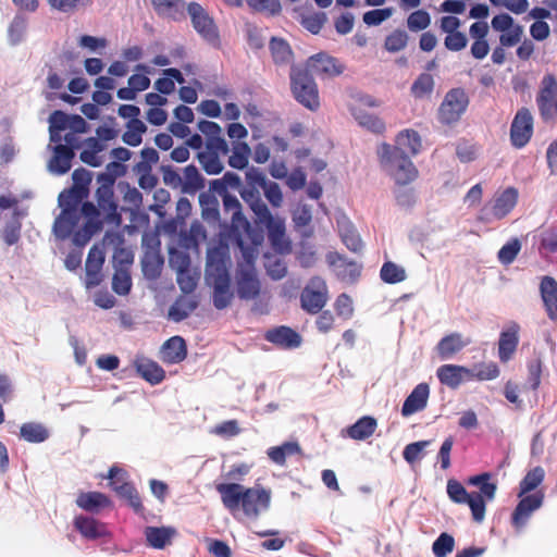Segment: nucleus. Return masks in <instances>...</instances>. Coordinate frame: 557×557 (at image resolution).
Here are the masks:
<instances>
[{"instance_id": "58", "label": "nucleus", "mask_w": 557, "mask_h": 557, "mask_svg": "<svg viewBox=\"0 0 557 557\" xmlns=\"http://www.w3.org/2000/svg\"><path fill=\"white\" fill-rule=\"evenodd\" d=\"M199 275L193 272L190 268L176 273V282L184 294H190L197 287Z\"/></svg>"}, {"instance_id": "57", "label": "nucleus", "mask_w": 557, "mask_h": 557, "mask_svg": "<svg viewBox=\"0 0 557 557\" xmlns=\"http://www.w3.org/2000/svg\"><path fill=\"white\" fill-rule=\"evenodd\" d=\"M521 250V243L518 238L507 242L498 251L497 258L503 265L511 264Z\"/></svg>"}, {"instance_id": "2", "label": "nucleus", "mask_w": 557, "mask_h": 557, "mask_svg": "<svg viewBox=\"0 0 557 557\" xmlns=\"http://www.w3.org/2000/svg\"><path fill=\"white\" fill-rule=\"evenodd\" d=\"M230 265L231 258L223 248L208 249L205 280L206 284L213 289L212 302L218 310L227 308L234 298Z\"/></svg>"}, {"instance_id": "44", "label": "nucleus", "mask_w": 557, "mask_h": 557, "mask_svg": "<svg viewBox=\"0 0 557 557\" xmlns=\"http://www.w3.org/2000/svg\"><path fill=\"white\" fill-rule=\"evenodd\" d=\"M220 156L222 154L218 152L199 151L197 159L207 174L218 175L224 170V164Z\"/></svg>"}, {"instance_id": "1", "label": "nucleus", "mask_w": 557, "mask_h": 557, "mask_svg": "<svg viewBox=\"0 0 557 557\" xmlns=\"http://www.w3.org/2000/svg\"><path fill=\"white\" fill-rule=\"evenodd\" d=\"M215 488L231 512L242 509L247 518L257 519L270 508L271 490L261 485L245 487L238 483H220Z\"/></svg>"}, {"instance_id": "3", "label": "nucleus", "mask_w": 557, "mask_h": 557, "mask_svg": "<svg viewBox=\"0 0 557 557\" xmlns=\"http://www.w3.org/2000/svg\"><path fill=\"white\" fill-rule=\"evenodd\" d=\"M377 156L383 170L397 185H407L416 180L418 170L408 156H404L398 150H393L388 144L379 146Z\"/></svg>"}, {"instance_id": "39", "label": "nucleus", "mask_w": 557, "mask_h": 557, "mask_svg": "<svg viewBox=\"0 0 557 557\" xmlns=\"http://www.w3.org/2000/svg\"><path fill=\"white\" fill-rule=\"evenodd\" d=\"M198 306V302L190 297H180L169 309V318L174 322L186 319Z\"/></svg>"}, {"instance_id": "48", "label": "nucleus", "mask_w": 557, "mask_h": 557, "mask_svg": "<svg viewBox=\"0 0 557 557\" xmlns=\"http://www.w3.org/2000/svg\"><path fill=\"white\" fill-rule=\"evenodd\" d=\"M27 18L24 15L17 14L13 17L8 27V40L11 46L21 44L26 34Z\"/></svg>"}, {"instance_id": "49", "label": "nucleus", "mask_w": 557, "mask_h": 557, "mask_svg": "<svg viewBox=\"0 0 557 557\" xmlns=\"http://www.w3.org/2000/svg\"><path fill=\"white\" fill-rule=\"evenodd\" d=\"M154 9L162 15L177 18L183 14L185 2L183 0H151Z\"/></svg>"}, {"instance_id": "50", "label": "nucleus", "mask_w": 557, "mask_h": 557, "mask_svg": "<svg viewBox=\"0 0 557 557\" xmlns=\"http://www.w3.org/2000/svg\"><path fill=\"white\" fill-rule=\"evenodd\" d=\"M545 471L537 466L531 469L520 482L519 497L535 490L544 480Z\"/></svg>"}, {"instance_id": "64", "label": "nucleus", "mask_w": 557, "mask_h": 557, "mask_svg": "<svg viewBox=\"0 0 557 557\" xmlns=\"http://www.w3.org/2000/svg\"><path fill=\"white\" fill-rule=\"evenodd\" d=\"M455 541L448 533H442L433 543L432 550L436 557H445L454 549Z\"/></svg>"}, {"instance_id": "11", "label": "nucleus", "mask_w": 557, "mask_h": 557, "mask_svg": "<svg viewBox=\"0 0 557 557\" xmlns=\"http://www.w3.org/2000/svg\"><path fill=\"white\" fill-rule=\"evenodd\" d=\"M533 133V116L529 109L521 108L513 117L510 127V139L516 148L524 147Z\"/></svg>"}, {"instance_id": "54", "label": "nucleus", "mask_w": 557, "mask_h": 557, "mask_svg": "<svg viewBox=\"0 0 557 557\" xmlns=\"http://www.w3.org/2000/svg\"><path fill=\"white\" fill-rule=\"evenodd\" d=\"M434 89V78L429 73H422L413 82L411 86V94L414 98H424L432 94Z\"/></svg>"}, {"instance_id": "4", "label": "nucleus", "mask_w": 557, "mask_h": 557, "mask_svg": "<svg viewBox=\"0 0 557 557\" xmlns=\"http://www.w3.org/2000/svg\"><path fill=\"white\" fill-rule=\"evenodd\" d=\"M245 202L255 214V222L267 228L272 246L281 248L285 242L284 220L280 216H274L263 199L259 198L256 194L246 193Z\"/></svg>"}, {"instance_id": "35", "label": "nucleus", "mask_w": 557, "mask_h": 557, "mask_svg": "<svg viewBox=\"0 0 557 557\" xmlns=\"http://www.w3.org/2000/svg\"><path fill=\"white\" fill-rule=\"evenodd\" d=\"M376 425L377 423L374 418L366 416L346 429V434L352 440L364 441L374 433Z\"/></svg>"}, {"instance_id": "6", "label": "nucleus", "mask_w": 557, "mask_h": 557, "mask_svg": "<svg viewBox=\"0 0 557 557\" xmlns=\"http://www.w3.org/2000/svg\"><path fill=\"white\" fill-rule=\"evenodd\" d=\"M236 293L242 300L256 299L261 290V284L256 268L250 259L237 264L235 272Z\"/></svg>"}, {"instance_id": "28", "label": "nucleus", "mask_w": 557, "mask_h": 557, "mask_svg": "<svg viewBox=\"0 0 557 557\" xmlns=\"http://www.w3.org/2000/svg\"><path fill=\"white\" fill-rule=\"evenodd\" d=\"M421 139L419 134L412 129H405L396 137V145L392 146L393 150H398L404 156H414L420 151Z\"/></svg>"}, {"instance_id": "42", "label": "nucleus", "mask_w": 557, "mask_h": 557, "mask_svg": "<svg viewBox=\"0 0 557 557\" xmlns=\"http://www.w3.org/2000/svg\"><path fill=\"white\" fill-rule=\"evenodd\" d=\"M69 114L54 111L49 116L50 141H62V133L69 131Z\"/></svg>"}, {"instance_id": "30", "label": "nucleus", "mask_w": 557, "mask_h": 557, "mask_svg": "<svg viewBox=\"0 0 557 557\" xmlns=\"http://www.w3.org/2000/svg\"><path fill=\"white\" fill-rule=\"evenodd\" d=\"M337 227L345 246L354 252L360 251L362 248L361 238L351 222L345 215L337 219Z\"/></svg>"}, {"instance_id": "46", "label": "nucleus", "mask_w": 557, "mask_h": 557, "mask_svg": "<svg viewBox=\"0 0 557 557\" xmlns=\"http://www.w3.org/2000/svg\"><path fill=\"white\" fill-rule=\"evenodd\" d=\"M88 194L84 191L83 188L72 187L69 190H64L59 195V206L62 210H77L84 198L87 197Z\"/></svg>"}, {"instance_id": "40", "label": "nucleus", "mask_w": 557, "mask_h": 557, "mask_svg": "<svg viewBox=\"0 0 557 557\" xmlns=\"http://www.w3.org/2000/svg\"><path fill=\"white\" fill-rule=\"evenodd\" d=\"M162 263L159 252L154 248H149L141 259L144 275L150 280L157 278L160 275Z\"/></svg>"}, {"instance_id": "63", "label": "nucleus", "mask_w": 557, "mask_h": 557, "mask_svg": "<svg viewBox=\"0 0 557 557\" xmlns=\"http://www.w3.org/2000/svg\"><path fill=\"white\" fill-rule=\"evenodd\" d=\"M408 35L405 30H394L385 39V49L389 52H398L407 46Z\"/></svg>"}, {"instance_id": "36", "label": "nucleus", "mask_w": 557, "mask_h": 557, "mask_svg": "<svg viewBox=\"0 0 557 557\" xmlns=\"http://www.w3.org/2000/svg\"><path fill=\"white\" fill-rule=\"evenodd\" d=\"M245 176L247 185L239 191L243 200L245 201L246 193L256 194L262 198L259 188L261 189L269 182L264 173L258 168H249Z\"/></svg>"}, {"instance_id": "41", "label": "nucleus", "mask_w": 557, "mask_h": 557, "mask_svg": "<svg viewBox=\"0 0 557 557\" xmlns=\"http://www.w3.org/2000/svg\"><path fill=\"white\" fill-rule=\"evenodd\" d=\"M20 435L23 440L29 443H42L49 437L48 429L37 422H27L22 424Z\"/></svg>"}, {"instance_id": "16", "label": "nucleus", "mask_w": 557, "mask_h": 557, "mask_svg": "<svg viewBox=\"0 0 557 557\" xmlns=\"http://www.w3.org/2000/svg\"><path fill=\"white\" fill-rule=\"evenodd\" d=\"M519 332L520 325L515 321L507 323L500 332L498 357L502 362H507L512 358L519 344Z\"/></svg>"}, {"instance_id": "17", "label": "nucleus", "mask_w": 557, "mask_h": 557, "mask_svg": "<svg viewBox=\"0 0 557 557\" xmlns=\"http://www.w3.org/2000/svg\"><path fill=\"white\" fill-rule=\"evenodd\" d=\"M124 471L116 467H112L109 470L108 479L111 480V485L113 490L123 498H126L129 502V505L135 509V511L141 510V502L140 497L136 491V488L129 484L120 481L123 480Z\"/></svg>"}, {"instance_id": "27", "label": "nucleus", "mask_w": 557, "mask_h": 557, "mask_svg": "<svg viewBox=\"0 0 557 557\" xmlns=\"http://www.w3.org/2000/svg\"><path fill=\"white\" fill-rule=\"evenodd\" d=\"M79 221L77 210H62L53 224V234L59 239L67 238Z\"/></svg>"}, {"instance_id": "25", "label": "nucleus", "mask_w": 557, "mask_h": 557, "mask_svg": "<svg viewBox=\"0 0 557 557\" xmlns=\"http://www.w3.org/2000/svg\"><path fill=\"white\" fill-rule=\"evenodd\" d=\"M265 338L268 342L284 348H296L301 344L300 335L287 326L268 331Z\"/></svg>"}, {"instance_id": "9", "label": "nucleus", "mask_w": 557, "mask_h": 557, "mask_svg": "<svg viewBox=\"0 0 557 557\" xmlns=\"http://www.w3.org/2000/svg\"><path fill=\"white\" fill-rule=\"evenodd\" d=\"M327 287L320 276L312 277L300 295L301 308L308 313H318L326 305Z\"/></svg>"}, {"instance_id": "56", "label": "nucleus", "mask_w": 557, "mask_h": 557, "mask_svg": "<svg viewBox=\"0 0 557 557\" xmlns=\"http://www.w3.org/2000/svg\"><path fill=\"white\" fill-rule=\"evenodd\" d=\"M132 287V278L127 269L120 267L115 269L112 278V288L119 295H127Z\"/></svg>"}, {"instance_id": "26", "label": "nucleus", "mask_w": 557, "mask_h": 557, "mask_svg": "<svg viewBox=\"0 0 557 557\" xmlns=\"http://www.w3.org/2000/svg\"><path fill=\"white\" fill-rule=\"evenodd\" d=\"M75 529L86 539L96 540L108 534L103 523L87 516L79 515L74 519Z\"/></svg>"}, {"instance_id": "21", "label": "nucleus", "mask_w": 557, "mask_h": 557, "mask_svg": "<svg viewBox=\"0 0 557 557\" xmlns=\"http://www.w3.org/2000/svg\"><path fill=\"white\" fill-rule=\"evenodd\" d=\"M430 395V388L426 383L418 384L409 396L405 399L401 407V414L409 417L426 407Z\"/></svg>"}, {"instance_id": "29", "label": "nucleus", "mask_w": 557, "mask_h": 557, "mask_svg": "<svg viewBox=\"0 0 557 557\" xmlns=\"http://www.w3.org/2000/svg\"><path fill=\"white\" fill-rule=\"evenodd\" d=\"M161 354L163 361L168 363L183 361L187 355L185 341L181 336L171 337L162 345Z\"/></svg>"}, {"instance_id": "31", "label": "nucleus", "mask_w": 557, "mask_h": 557, "mask_svg": "<svg viewBox=\"0 0 557 557\" xmlns=\"http://www.w3.org/2000/svg\"><path fill=\"white\" fill-rule=\"evenodd\" d=\"M135 368L139 375L151 384H159L164 379V370L148 358H136Z\"/></svg>"}, {"instance_id": "12", "label": "nucleus", "mask_w": 557, "mask_h": 557, "mask_svg": "<svg viewBox=\"0 0 557 557\" xmlns=\"http://www.w3.org/2000/svg\"><path fill=\"white\" fill-rule=\"evenodd\" d=\"M48 149L52 152V157L48 161V171L55 175L67 173L75 157L73 149L62 146V141H50Z\"/></svg>"}, {"instance_id": "18", "label": "nucleus", "mask_w": 557, "mask_h": 557, "mask_svg": "<svg viewBox=\"0 0 557 557\" xmlns=\"http://www.w3.org/2000/svg\"><path fill=\"white\" fill-rule=\"evenodd\" d=\"M491 474L488 472H484L478 475L470 476L467 481L469 485L476 486L479 488L478 492H472V496H478L482 507V522L485 519L486 507L485 504L487 502H492L495 498L497 485L494 482H491Z\"/></svg>"}, {"instance_id": "51", "label": "nucleus", "mask_w": 557, "mask_h": 557, "mask_svg": "<svg viewBox=\"0 0 557 557\" xmlns=\"http://www.w3.org/2000/svg\"><path fill=\"white\" fill-rule=\"evenodd\" d=\"M299 446L297 443L286 442L281 446L271 447L268 449L269 458L276 465H284L286 457L298 453Z\"/></svg>"}, {"instance_id": "14", "label": "nucleus", "mask_w": 557, "mask_h": 557, "mask_svg": "<svg viewBox=\"0 0 557 557\" xmlns=\"http://www.w3.org/2000/svg\"><path fill=\"white\" fill-rule=\"evenodd\" d=\"M188 14L196 32L208 41H214L218 38L216 28L213 20L208 15L203 8L195 2L187 7Z\"/></svg>"}, {"instance_id": "22", "label": "nucleus", "mask_w": 557, "mask_h": 557, "mask_svg": "<svg viewBox=\"0 0 557 557\" xmlns=\"http://www.w3.org/2000/svg\"><path fill=\"white\" fill-rule=\"evenodd\" d=\"M518 190L513 187H508L494 197L491 208V215L494 219L505 218L517 205Z\"/></svg>"}, {"instance_id": "15", "label": "nucleus", "mask_w": 557, "mask_h": 557, "mask_svg": "<svg viewBox=\"0 0 557 557\" xmlns=\"http://www.w3.org/2000/svg\"><path fill=\"white\" fill-rule=\"evenodd\" d=\"M436 375L440 382L450 388H457L465 381L474 380V371L457 364H443L437 371Z\"/></svg>"}, {"instance_id": "55", "label": "nucleus", "mask_w": 557, "mask_h": 557, "mask_svg": "<svg viewBox=\"0 0 557 557\" xmlns=\"http://www.w3.org/2000/svg\"><path fill=\"white\" fill-rule=\"evenodd\" d=\"M199 203L202 211V218L207 221L215 222L219 219V202L218 199L210 194H201L199 196Z\"/></svg>"}, {"instance_id": "52", "label": "nucleus", "mask_w": 557, "mask_h": 557, "mask_svg": "<svg viewBox=\"0 0 557 557\" xmlns=\"http://www.w3.org/2000/svg\"><path fill=\"white\" fill-rule=\"evenodd\" d=\"M380 275L388 284H396L406 280L405 269L392 261H387L382 265Z\"/></svg>"}, {"instance_id": "8", "label": "nucleus", "mask_w": 557, "mask_h": 557, "mask_svg": "<svg viewBox=\"0 0 557 557\" xmlns=\"http://www.w3.org/2000/svg\"><path fill=\"white\" fill-rule=\"evenodd\" d=\"M536 104L543 120L557 116V78L553 74H546L542 78Z\"/></svg>"}, {"instance_id": "43", "label": "nucleus", "mask_w": 557, "mask_h": 557, "mask_svg": "<svg viewBox=\"0 0 557 557\" xmlns=\"http://www.w3.org/2000/svg\"><path fill=\"white\" fill-rule=\"evenodd\" d=\"M251 149L244 141H236L232 147V154L228 158V164L233 169L243 170L247 168Z\"/></svg>"}, {"instance_id": "59", "label": "nucleus", "mask_w": 557, "mask_h": 557, "mask_svg": "<svg viewBox=\"0 0 557 557\" xmlns=\"http://www.w3.org/2000/svg\"><path fill=\"white\" fill-rule=\"evenodd\" d=\"M169 264L177 273L190 268V257L188 252L176 248L169 250Z\"/></svg>"}, {"instance_id": "33", "label": "nucleus", "mask_w": 557, "mask_h": 557, "mask_svg": "<svg viewBox=\"0 0 557 557\" xmlns=\"http://www.w3.org/2000/svg\"><path fill=\"white\" fill-rule=\"evenodd\" d=\"M112 185L113 181L109 180L108 182L101 184L96 190L98 207L108 216L114 215L117 209L113 199L114 195Z\"/></svg>"}, {"instance_id": "32", "label": "nucleus", "mask_w": 557, "mask_h": 557, "mask_svg": "<svg viewBox=\"0 0 557 557\" xmlns=\"http://www.w3.org/2000/svg\"><path fill=\"white\" fill-rule=\"evenodd\" d=\"M76 505L85 511L96 513L110 505L108 497L99 492H82L77 495Z\"/></svg>"}, {"instance_id": "45", "label": "nucleus", "mask_w": 557, "mask_h": 557, "mask_svg": "<svg viewBox=\"0 0 557 557\" xmlns=\"http://www.w3.org/2000/svg\"><path fill=\"white\" fill-rule=\"evenodd\" d=\"M352 115L361 127L367 128L370 132L379 134L385 129V124L380 117L364 110L356 109L352 111Z\"/></svg>"}, {"instance_id": "60", "label": "nucleus", "mask_w": 557, "mask_h": 557, "mask_svg": "<svg viewBox=\"0 0 557 557\" xmlns=\"http://www.w3.org/2000/svg\"><path fill=\"white\" fill-rule=\"evenodd\" d=\"M263 195L269 203L277 209L284 202V196L280 185L273 181H269L262 188Z\"/></svg>"}, {"instance_id": "38", "label": "nucleus", "mask_w": 557, "mask_h": 557, "mask_svg": "<svg viewBox=\"0 0 557 557\" xmlns=\"http://www.w3.org/2000/svg\"><path fill=\"white\" fill-rule=\"evenodd\" d=\"M175 533V530L170 527H147L145 530V535L149 545L158 549L163 548L168 543H170Z\"/></svg>"}, {"instance_id": "61", "label": "nucleus", "mask_w": 557, "mask_h": 557, "mask_svg": "<svg viewBox=\"0 0 557 557\" xmlns=\"http://www.w3.org/2000/svg\"><path fill=\"white\" fill-rule=\"evenodd\" d=\"M242 430L236 420L223 421L214 425L210 433L222 438H232L240 434Z\"/></svg>"}, {"instance_id": "5", "label": "nucleus", "mask_w": 557, "mask_h": 557, "mask_svg": "<svg viewBox=\"0 0 557 557\" xmlns=\"http://www.w3.org/2000/svg\"><path fill=\"white\" fill-rule=\"evenodd\" d=\"M292 89L295 98L310 110L319 108V94L313 77L302 69L293 67L290 72Z\"/></svg>"}, {"instance_id": "19", "label": "nucleus", "mask_w": 557, "mask_h": 557, "mask_svg": "<svg viewBox=\"0 0 557 557\" xmlns=\"http://www.w3.org/2000/svg\"><path fill=\"white\" fill-rule=\"evenodd\" d=\"M543 498L544 496L542 493H535L522 497L512 513V524L517 529L523 528L531 515L542 506Z\"/></svg>"}, {"instance_id": "37", "label": "nucleus", "mask_w": 557, "mask_h": 557, "mask_svg": "<svg viewBox=\"0 0 557 557\" xmlns=\"http://www.w3.org/2000/svg\"><path fill=\"white\" fill-rule=\"evenodd\" d=\"M203 187L205 180L198 169L193 164L187 165L182 175V193L193 195Z\"/></svg>"}, {"instance_id": "62", "label": "nucleus", "mask_w": 557, "mask_h": 557, "mask_svg": "<svg viewBox=\"0 0 557 557\" xmlns=\"http://www.w3.org/2000/svg\"><path fill=\"white\" fill-rule=\"evenodd\" d=\"M430 444H431V441H419V442L408 444L403 451L404 459L408 463H414L416 461L421 460L423 457L424 449Z\"/></svg>"}, {"instance_id": "47", "label": "nucleus", "mask_w": 557, "mask_h": 557, "mask_svg": "<svg viewBox=\"0 0 557 557\" xmlns=\"http://www.w3.org/2000/svg\"><path fill=\"white\" fill-rule=\"evenodd\" d=\"M147 131V126L140 120L128 121L126 132L123 134V141L132 147H137L143 141V134Z\"/></svg>"}, {"instance_id": "34", "label": "nucleus", "mask_w": 557, "mask_h": 557, "mask_svg": "<svg viewBox=\"0 0 557 557\" xmlns=\"http://www.w3.org/2000/svg\"><path fill=\"white\" fill-rule=\"evenodd\" d=\"M223 194V207L224 210L232 214V223L235 227L239 228H248L249 222L246 219V216L243 214L242 211V203L237 199L236 196L231 195L228 193H222Z\"/></svg>"}, {"instance_id": "20", "label": "nucleus", "mask_w": 557, "mask_h": 557, "mask_svg": "<svg viewBox=\"0 0 557 557\" xmlns=\"http://www.w3.org/2000/svg\"><path fill=\"white\" fill-rule=\"evenodd\" d=\"M103 262H104L103 252L96 246L91 247L88 252L86 264H85V270H86L85 286H86V288L90 289L92 287L98 286L101 283V281H102L101 268H102Z\"/></svg>"}, {"instance_id": "53", "label": "nucleus", "mask_w": 557, "mask_h": 557, "mask_svg": "<svg viewBox=\"0 0 557 557\" xmlns=\"http://www.w3.org/2000/svg\"><path fill=\"white\" fill-rule=\"evenodd\" d=\"M270 51L275 63H288L292 59V50L289 45L278 38H272L270 41Z\"/></svg>"}, {"instance_id": "24", "label": "nucleus", "mask_w": 557, "mask_h": 557, "mask_svg": "<svg viewBox=\"0 0 557 557\" xmlns=\"http://www.w3.org/2000/svg\"><path fill=\"white\" fill-rule=\"evenodd\" d=\"M540 292L547 317L552 321H557V281L552 276H544Z\"/></svg>"}, {"instance_id": "10", "label": "nucleus", "mask_w": 557, "mask_h": 557, "mask_svg": "<svg viewBox=\"0 0 557 557\" xmlns=\"http://www.w3.org/2000/svg\"><path fill=\"white\" fill-rule=\"evenodd\" d=\"M449 499L458 505L467 504L471 510L472 519L482 523V507L478 496H472L465 486L455 479H449L446 485Z\"/></svg>"}, {"instance_id": "13", "label": "nucleus", "mask_w": 557, "mask_h": 557, "mask_svg": "<svg viewBox=\"0 0 557 557\" xmlns=\"http://www.w3.org/2000/svg\"><path fill=\"white\" fill-rule=\"evenodd\" d=\"M304 71L311 76L317 75L324 79L339 75L343 72V66L334 58L325 53H318L309 58Z\"/></svg>"}, {"instance_id": "7", "label": "nucleus", "mask_w": 557, "mask_h": 557, "mask_svg": "<svg viewBox=\"0 0 557 557\" xmlns=\"http://www.w3.org/2000/svg\"><path fill=\"white\" fill-rule=\"evenodd\" d=\"M469 106V97L465 89L453 88L446 92L438 108L441 123L450 125L460 120Z\"/></svg>"}, {"instance_id": "23", "label": "nucleus", "mask_w": 557, "mask_h": 557, "mask_svg": "<svg viewBox=\"0 0 557 557\" xmlns=\"http://www.w3.org/2000/svg\"><path fill=\"white\" fill-rule=\"evenodd\" d=\"M469 344L470 341L465 338L462 334L454 332L444 336L437 343L435 349L442 360H449Z\"/></svg>"}]
</instances>
